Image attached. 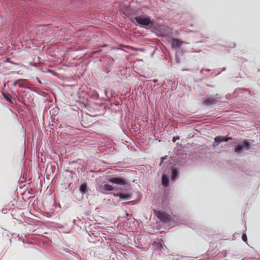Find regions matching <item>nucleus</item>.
Returning <instances> with one entry per match:
<instances>
[{"label": "nucleus", "mask_w": 260, "mask_h": 260, "mask_svg": "<svg viewBox=\"0 0 260 260\" xmlns=\"http://www.w3.org/2000/svg\"><path fill=\"white\" fill-rule=\"evenodd\" d=\"M155 214L160 220L162 222H167L169 220L168 217L164 213L160 211H157L156 212H155Z\"/></svg>", "instance_id": "nucleus-5"}, {"label": "nucleus", "mask_w": 260, "mask_h": 260, "mask_svg": "<svg viewBox=\"0 0 260 260\" xmlns=\"http://www.w3.org/2000/svg\"><path fill=\"white\" fill-rule=\"evenodd\" d=\"M217 101L215 98H209L206 99L204 101V103L207 106H210L213 104H215L216 103Z\"/></svg>", "instance_id": "nucleus-9"}, {"label": "nucleus", "mask_w": 260, "mask_h": 260, "mask_svg": "<svg viewBox=\"0 0 260 260\" xmlns=\"http://www.w3.org/2000/svg\"><path fill=\"white\" fill-rule=\"evenodd\" d=\"M109 182L118 185H125L126 184V181L123 178L120 177H114L109 179Z\"/></svg>", "instance_id": "nucleus-3"}, {"label": "nucleus", "mask_w": 260, "mask_h": 260, "mask_svg": "<svg viewBox=\"0 0 260 260\" xmlns=\"http://www.w3.org/2000/svg\"><path fill=\"white\" fill-rule=\"evenodd\" d=\"M136 22L141 25L148 26L151 23V20L149 17L142 16L135 17Z\"/></svg>", "instance_id": "nucleus-1"}, {"label": "nucleus", "mask_w": 260, "mask_h": 260, "mask_svg": "<svg viewBox=\"0 0 260 260\" xmlns=\"http://www.w3.org/2000/svg\"><path fill=\"white\" fill-rule=\"evenodd\" d=\"M180 139L179 137L178 136H177V137H174L173 138V139H172V141L173 142H175L176 141V140H178Z\"/></svg>", "instance_id": "nucleus-15"}, {"label": "nucleus", "mask_w": 260, "mask_h": 260, "mask_svg": "<svg viewBox=\"0 0 260 260\" xmlns=\"http://www.w3.org/2000/svg\"><path fill=\"white\" fill-rule=\"evenodd\" d=\"M18 81H16V82L14 83V85L15 86H16L17 84H18Z\"/></svg>", "instance_id": "nucleus-17"}, {"label": "nucleus", "mask_w": 260, "mask_h": 260, "mask_svg": "<svg viewBox=\"0 0 260 260\" xmlns=\"http://www.w3.org/2000/svg\"><path fill=\"white\" fill-rule=\"evenodd\" d=\"M249 149V145L247 141H244L241 145H239L235 147V151L236 153H240L243 149L248 150Z\"/></svg>", "instance_id": "nucleus-2"}, {"label": "nucleus", "mask_w": 260, "mask_h": 260, "mask_svg": "<svg viewBox=\"0 0 260 260\" xmlns=\"http://www.w3.org/2000/svg\"><path fill=\"white\" fill-rule=\"evenodd\" d=\"M166 158V157H161V162H160V164L162 163L164 159H165Z\"/></svg>", "instance_id": "nucleus-16"}, {"label": "nucleus", "mask_w": 260, "mask_h": 260, "mask_svg": "<svg viewBox=\"0 0 260 260\" xmlns=\"http://www.w3.org/2000/svg\"><path fill=\"white\" fill-rule=\"evenodd\" d=\"M3 95L4 96V98L8 102H10V103H12V96H11V95H10L9 93H6V92H3Z\"/></svg>", "instance_id": "nucleus-11"}, {"label": "nucleus", "mask_w": 260, "mask_h": 260, "mask_svg": "<svg viewBox=\"0 0 260 260\" xmlns=\"http://www.w3.org/2000/svg\"><path fill=\"white\" fill-rule=\"evenodd\" d=\"M114 189L113 187L109 184H105L103 186H99V191L103 193H106L107 191H112Z\"/></svg>", "instance_id": "nucleus-4"}, {"label": "nucleus", "mask_w": 260, "mask_h": 260, "mask_svg": "<svg viewBox=\"0 0 260 260\" xmlns=\"http://www.w3.org/2000/svg\"><path fill=\"white\" fill-rule=\"evenodd\" d=\"M87 185L85 183L82 184L80 186V190L82 192H85L86 190Z\"/></svg>", "instance_id": "nucleus-13"}, {"label": "nucleus", "mask_w": 260, "mask_h": 260, "mask_svg": "<svg viewBox=\"0 0 260 260\" xmlns=\"http://www.w3.org/2000/svg\"><path fill=\"white\" fill-rule=\"evenodd\" d=\"M114 196L118 197L120 199L122 200H128L130 199L131 195L129 193H117L114 194Z\"/></svg>", "instance_id": "nucleus-8"}, {"label": "nucleus", "mask_w": 260, "mask_h": 260, "mask_svg": "<svg viewBox=\"0 0 260 260\" xmlns=\"http://www.w3.org/2000/svg\"><path fill=\"white\" fill-rule=\"evenodd\" d=\"M242 239L243 241L246 242L247 241V236L245 234H244L242 236Z\"/></svg>", "instance_id": "nucleus-14"}, {"label": "nucleus", "mask_w": 260, "mask_h": 260, "mask_svg": "<svg viewBox=\"0 0 260 260\" xmlns=\"http://www.w3.org/2000/svg\"><path fill=\"white\" fill-rule=\"evenodd\" d=\"M178 171L175 169H173L172 171L171 179L173 180H175L178 176Z\"/></svg>", "instance_id": "nucleus-12"}, {"label": "nucleus", "mask_w": 260, "mask_h": 260, "mask_svg": "<svg viewBox=\"0 0 260 260\" xmlns=\"http://www.w3.org/2000/svg\"><path fill=\"white\" fill-rule=\"evenodd\" d=\"M183 43V41L180 40L179 39L174 38L172 39V47L173 48H179L182 45Z\"/></svg>", "instance_id": "nucleus-7"}, {"label": "nucleus", "mask_w": 260, "mask_h": 260, "mask_svg": "<svg viewBox=\"0 0 260 260\" xmlns=\"http://www.w3.org/2000/svg\"><path fill=\"white\" fill-rule=\"evenodd\" d=\"M232 137L224 138L222 136H217L214 138V141L216 143L215 146H217L219 143L221 142H227L230 140H232Z\"/></svg>", "instance_id": "nucleus-6"}, {"label": "nucleus", "mask_w": 260, "mask_h": 260, "mask_svg": "<svg viewBox=\"0 0 260 260\" xmlns=\"http://www.w3.org/2000/svg\"><path fill=\"white\" fill-rule=\"evenodd\" d=\"M162 184L164 186H168L169 185V179L165 175H162L161 178Z\"/></svg>", "instance_id": "nucleus-10"}]
</instances>
